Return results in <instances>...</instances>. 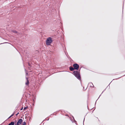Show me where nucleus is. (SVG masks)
<instances>
[{"mask_svg": "<svg viewBox=\"0 0 125 125\" xmlns=\"http://www.w3.org/2000/svg\"><path fill=\"white\" fill-rule=\"evenodd\" d=\"M26 79L27 80V82L25 84L26 85H28L29 84V81L28 80V78L27 77L26 78Z\"/></svg>", "mask_w": 125, "mask_h": 125, "instance_id": "423d86ee", "label": "nucleus"}, {"mask_svg": "<svg viewBox=\"0 0 125 125\" xmlns=\"http://www.w3.org/2000/svg\"><path fill=\"white\" fill-rule=\"evenodd\" d=\"M19 114V113H18L17 114H16V115H17Z\"/></svg>", "mask_w": 125, "mask_h": 125, "instance_id": "f3484780", "label": "nucleus"}, {"mask_svg": "<svg viewBox=\"0 0 125 125\" xmlns=\"http://www.w3.org/2000/svg\"><path fill=\"white\" fill-rule=\"evenodd\" d=\"M28 64L29 66H31V64L30 63H28Z\"/></svg>", "mask_w": 125, "mask_h": 125, "instance_id": "f8f14e48", "label": "nucleus"}, {"mask_svg": "<svg viewBox=\"0 0 125 125\" xmlns=\"http://www.w3.org/2000/svg\"><path fill=\"white\" fill-rule=\"evenodd\" d=\"M45 119H46L47 120H49V118H46Z\"/></svg>", "mask_w": 125, "mask_h": 125, "instance_id": "ddd939ff", "label": "nucleus"}, {"mask_svg": "<svg viewBox=\"0 0 125 125\" xmlns=\"http://www.w3.org/2000/svg\"><path fill=\"white\" fill-rule=\"evenodd\" d=\"M73 66L74 69H76L77 70H78V68L79 67V66L76 63L73 64Z\"/></svg>", "mask_w": 125, "mask_h": 125, "instance_id": "7ed1b4c3", "label": "nucleus"}, {"mask_svg": "<svg viewBox=\"0 0 125 125\" xmlns=\"http://www.w3.org/2000/svg\"><path fill=\"white\" fill-rule=\"evenodd\" d=\"M11 32H13L17 34L18 35L19 34V33L17 31L14 30H11Z\"/></svg>", "mask_w": 125, "mask_h": 125, "instance_id": "39448f33", "label": "nucleus"}, {"mask_svg": "<svg viewBox=\"0 0 125 125\" xmlns=\"http://www.w3.org/2000/svg\"><path fill=\"white\" fill-rule=\"evenodd\" d=\"M70 118V119H72V118H71V117Z\"/></svg>", "mask_w": 125, "mask_h": 125, "instance_id": "a211bd4d", "label": "nucleus"}, {"mask_svg": "<svg viewBox=\"0 0 125 125\" xmlns=\"http://www.w3.org/2000/svg\"><path fill=\"white\" fill-rule=\"evenodd\" d=\"M22 119H20L17 122L16 125H20L22 123Z\"/></svg>", "mask_w": 125, "mask_h": 125, "instance_id": "20e7f679", "label": "nucleus"}, {"mask_svg": "<svg viewBox=\"0 0 125 125\" xmlns=\"http://www.w3.org/2000/svg\"><path fill=\"white\" fill-rule=\"evenodd\" d=\"M22 109H23V107H22V108H21V110H22Z\"/></svg>", "mask_w": 125, "mask_h": 125, "instance_id": "2eb2a0df", "label": "nucleus"}, {"mask_svg": "<svg viewBox=\"0 0 125 125\" xmlns=\"http://www.w3.org/2000/svg\"><path fill=\"white\" fill-rule=\"evenodd\" d=\"M73 73L74 76L77 79L79 80H81V77L80 74V73L79 71H74L73 72Z\"/></svg>", "mask_w": 125, "mask_h": 125, "instance_id": "f257e3e1", "label": "nucleus"}, {"mask_svg": "<svg viewBox=\"0 0 125 125\" xmlns=\"http://www.w3.org/2000/svg\"><path fill=\"white\" fill-rule=\"evenodd\" d=\"M72 118L75 121V120H74V117H73V118Z\"/></svg>", "mask_w": 125, "mask_h": 125, "instance_id": "dca6fc26", "label": "nucleus"}, {"mask_svg": "<svg viewBox=\"0 0 125 125\" xmlns=\"http://www.w3.org/2000/svg\"><path fill=\"white\" fill-rule=\"evenodd\" d=\"M14 115V114H12L9 117H11L12 116Z\"/></svg>", "mask_w": 125, "mask_h": 125, "instance_id": "9b49d317", "label": "nucleus"}, {"mask_svg": "<svg viewBox=\"0 0 125 125\" xmlns=\"http://www.w3.org/2000/svg\"><path fill=\"white\" fill-rule=\"evenodd\" d=\"M69 69L71 71H73L74 70V68H73V67H70Z\"/></svg>", "mask_w": 125, "mask_h": 125, "instance_id": "0eeeda50", "label": "nucleus"}, {"mask_svg": "<svg viewBox=\"0 0 125 125\" xmlns=\"http://www.w3.org/2000/svg\"><path fill=\"white\" fill-rule=\"evenodd\" d=\"M28 108V107L27 106V107H24V109L23 110H26V109H27V108Z\"/></svg>", "mask_w": 125, "mask_h": 125, "instance_id": "1a4fd4ad", "label": "nucleus"}, {"mask_svg": "<svg viewBox=\"0 0 125 125\" xmlns=\"http://www.w3.org/2000/svg\"><path fill=\"white\" fill-rule=\"evenodd\" d=\"M14 122H12L8 125H14Z\"/></svg>", "mask_w": 125, "mask_h": 125, "instance_id": "6e6552de", "label": "nucleus"}, {"mask_svg": "<svg viewBox=\"0 0 125 125\" xmlns=\"http://www.w3.org/2000/svg\"><path fill=\"white\" fill-rule=\"evenodd\" d=\"M26 122H24L23 124V125H26Z\"/></svg>", "mask_w": 125, "mask_h": 125, "instance_id": "9d476101", "label": "nucleus"}, {"mask_svg": "<svg viewBox=\"0 0 125 125\" xmlns=\"http://www.w3.org/2000/svg\"><path fill=\"white\" fill-rule=\"evenodd\" d=\"M52 38L50 37L48 38L46 41V43L47 45H50L52 42Z\"/></svg>", "mask_w": 125, "mask_h": 125, "instance_id": "f03ea898", "label": "nucleus"}, {"mask_svg": "<svg viewBox=\"0 0 125 125\" xmlns=\"http://www.w3.org/2000/svg\"><path fill=\"white\" fill-rule=\"evenodd\" d=\"M26 75H28V73H26Z\"/></svg>", "mask_w": 125, "mask_h": 125, "instance_id": "4468645a", "label": "nucleus"}]
</instances>
